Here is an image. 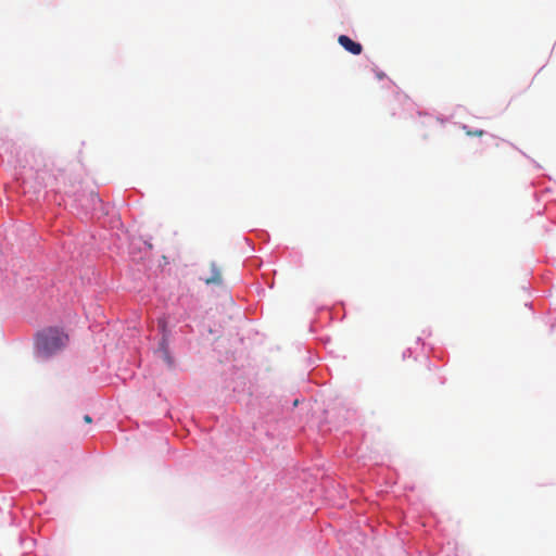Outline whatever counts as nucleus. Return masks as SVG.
Masks as SVG:
<instances>
[{"label":"nucleus","instance_id":"5","mask_svg":"<svg viewBox=\"0 0 556 556\" xmlns=\"http://www.w3.org/2000/svg\"><path fill=\"white\" fill-rule=\"evenodd\" d=\"M463 129L465 130L466 135L470 137H481L484 134L482 129L470 130L467 126H464Z\"/></svg>","mask_w":556,"mask_h":556},{"label":"nucleus","instance_id":"6","mask_svg":"<svg viewBox=\"0 0 556 556\" xmlns=\"http://www.w3.org/2000/svg\"><path fill=\"white\" fill-rule=\"evenodd\" d=\"M85 422L90 424L92 421L91 417L89 415H86L84 417Z\"/></svg>","mask_w":556,"mask_h":556},{"label":"nucleus","instance_id":"1","mask_svg":"<svg viewBox=\"0 0 556 556\" xmlns=\"http://www.w3.org/2000/svg\"><path fill=\"white\" fill-rule=\"evenodd\" d=\"M68 337L58 328H48L36 337V349L39 355L48 357L65 346Z\"/></svg>","mask_w":556,"mask_h":556},{"label":"nucleus","instance_id":"3","mask_svg":"<svg viewBox=\"0 0 556 556\" xmlns=\"http://www.w3.org/2000/svg\"><path fill=\"white\" fill-rule=\"evenodd\" d=\"M338 42L350 53L354 55H358L363 51V47L361 43L353 41L350 37L345 35H341L338 38Z\"/></svg>","mask_w":556,"mask_h":556},{"label":"nucleus","instance_id":"4","mask_svg":"<svg viewBox=\"0 0 556 556\" xmlns=\"http://www.w3.org/2000/svg\"><path fill=\"white\" fill-rule=\"evenodd\" d=\"M210 269H211V276L204 279L205 283L206 285H220L223 282L220 268L217 266L216 263L213 262L210 265Z\"/></svg>","mask_w":556,"mask_h":556},{"label":"nucleus","instance_id":"2","mask_svg":"<svg viewBox=\"0 0 556 556\" xmlns=\"http://www.w3.org/2000/svg\"><path fill=\"white\" fill-rule=\"evenodd\" d=\"M159 326L162 328V331H163V337H162V340L160 342V345H159V349H157V353L161 354L162 358L168 364V365H172L173 364V361H172V357L169 355V350H168V339H167V333H166V321L161 319L159 320Z\"/></svg>","mask_w":556,"mask_h":556}]
</instances>
